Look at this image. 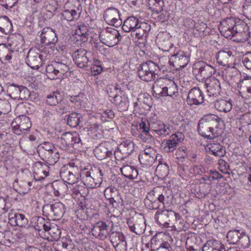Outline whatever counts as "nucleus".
Here are the masks:
<instances>
[{"instance_id":"obj_27","label":"nucleus","mask_w":251,"mask_h":251,"mask_svg":"<svg viewBox=\"0 0 251 251\" xmlns=\"http://www.w3.org/2000/svg\"><path fill=\"white\" fill-rule=\"evenodd\" d=\"M205 150L208 154L214 155L216 158L223 157L226 152L225 148L219 143L207 145Z\"/></svg>"},{"instance_id":"obj_29","label":"nucleus","mask_w":251,"mask_h":251,"mask_svg":"<svg viewBox=\"0 0 251 251\" xmlns=\"http://www.w3.org/2000/svg\"><path fill=\"white\" fill-rule=\"evenodd\" d=\"M92 172H94V168H91L90 170L84 168L81 170L79 177L86 187L91 188H95L94 178L92 175Z\"/></svg>"},{"instance_id":"obj_24","label":"nucleus","mask_w":251,"mask_h":251,"mask_svg":"<svg viewBox=\"0 0 251 251\" xmlns=\"http://www.w3.org/2000/svg\"><path fill=\"white\" fill-rule=\"evenodd\" d=\"M108 146L106 143L101 144L95 149V155L99 160H101L112 156L114 151Z\"/></svg>"},{"instance_id":"obj_16","label":"nucleus","mask_w":251,"mask_h":251,"mask_svg":"<svg viewBox=\"0 0 251 251\" xmlns=\"http://www.w3.org/2000/svg\"><path fill=\"white\" fill-rule=\"evenodd\" d=\"M110 228L102 221H99L91 230L92 235L100 240L105 239L110 234Z\"/></svg>"},{"instance_id":"obj_25","label":"nucleus","mask_w":251,"mask_h":251,"mask_svg":"<svg viewBox=\"0 0 251 251\" xmlns=\"http://www.w3.org/2000/svg\"><path fill=\"white\" fill-rule=\"evenodd\" d=\"M155 150L151 147L146 148L139 155V160L141 164L150 165L154 160Z\"/></svg>"},{"instance_id":"obj_40","label":"nucleus","mask_w":251,"mask_h":251,"mask_svg":"<svg viewBox=\"0 0 251 251\" xmlns=\"http://www.w3.org/2000/svg\"><path fill=\"white\" fill-rule=\"evenodd\" d=\"M62 100V96L58 91L53 92L48 95L46 98V102L50 106H55Z\"/></svg>"},{"instance_id":"obj_3","label":"nucleus","mask_w":251,"mask_h":251,"mask_svg":"<svg viewBox=\"0 0 251 251\" xmlns=\"http://www.w3.org/2000/svg\"><path fill=\"white\" fill-rule=\"evenodd\" d=\"M160 71L158 64L151 60H148L141 64L137 68L139 77L145 82H151L157 79Z\"/></svg>"},{"instance_id":"obj_13","label":"nucleus","mask_w":251,"mask_h":251,"mask_svg":"<svg viewBox=\"0 0 251 251\" xmlns=\"http://www.w3.org/2000/svg\"><path fill=\"white\" fill-rule=\"evenodd\" d=\"M104 195L110 204L117 208L124 205L123 200L118 189L114 187H108L104 192Z\"/></svg>"},{"instance_id":"obj_23","label":"nucleus","mask_w":251,"mask_h":251,"mask_svg":"<svg viewBox=\"0 0 251 251\" xmlns=\"http://www.w3.org/2000/svg\"><path fill=\"white\" fill-rule=\"evenodd\" d=\"M34 178L36 181L44 179L49 175V166L45 163L36 162L33 166Z\"/></svg>"},{"instance_id":"obj_51","label":"nucleus","mask_w":251,"mask_h":251,"mask_svg":"<svg viewBox=\"0 0 251 251\" xmlns=\"http://www.w3.org/2000/svg\"><path fill=\"white\" fill-rule=\"evenodd\" d=\"M233 33H234V38L233 41H237L238 42H244L248 41L249 38V34L250 31L249 30L238 32L237 30H234Z\"/></svg>"},{"instance_id":"obj_38","label":"nucleus","mask_w":251,"mask_h":251,"mask_svg":"<svg viewBox=\"0 0 251 251\" xmlns=\"http://www.w3.org/2000/svg\"><path fill=\"white\" fill-rule=\"evenodd\" d=\"M159 48L164 51H168L172 48L173 44L170 41V39L167 37H164L163 34H158L156 37Z\"/></svg>"},{"instance_id":"obj_11","label":"nucleus","mask_w":251,"mask_h":251,"mask_svg":"<svg viewBox=\"0 0 251 251\" xmlns=\"http://www.w3.org/2000/svg\"><path fill=\"white\" fill-rule=\"evenodd\" d=\"M80 172L77 167L70 166H63L60 171V176L63 180L68 184L77 182L80 177Z\"/></svg>"},{"instance_id":"obj_18","label":"nucleus","mask_w":251,"mask_h":251,"mask_svg":"<svg viewBox=\"0 0 251 251\" xmlns=\"http://www.w3.org/2000/svg\"><path fill=\"white\" fill-rule=\"evenodd\" d=\"M40 38L41 42L45 46L54 45L58 41L55 30L50 27H46L43 29Z\"/></svg>"},{"instance_id":"obj_21","label":"nucleus","mask_w":251,"mask_h":251,"mask_svg":"<svg viewBox=\"0 0 251 251\" xmlns=\"http://www.w3.org/2000/svg\"><path fill=\"white\" fill-rule=\"evenodd\" d=\"M204 101L203 94L199 87H194L191 89L188 94L187 102L188 104L199 105Z\"/></svg>"},{"instance_id":"obj_45","label":"nucleus","mask_w":251,"mask_h":251,"mask_svg":"<svg viewBox=\"0 0 251 251\" xmlns=\"http://www.w3.org/2000/svg\"><path fill=\"white\" fill-rule=\"evenodd\" d=\"M162 187H157L153 188V189L148 193L146 198L144 199V203L145 205L151 203V202L157 199H158L159 190H161Z\"/></svg>"},{"instance_id":"obj_4","label":"nucleus","mask_w":251,"mask_h":251,"mask_svg":"<svg viewBox=\"0 0 251 251\" xmlns=\"http://www.w3.org/2000/svg\"><path fill=\"white\" fill-rule=\"evenodd\" d=\"M37 152L41 159L50 165H53L59 159L56 149L50 142H45L40 144Z\"/></svg>"},{"instance_id":"obj_32","label":"nucleus","mask_w":251,"mask_h":251,"mask_svg":"<svg viewBox=\"0 0 251 251\" xmlns=\"http://www.w3.org/2000/svg\"><path fill=\"white\" fill-rule=\"evenodd\" d=\"M120 170L123 176L130 180L136 178L138 175V170L134 166L124 165L121 168Z\"/></svg>"},{"instance_id":"obj_15","label":"nucleus","mask_w":251,"mask_h":251,"mask_svg":"<svg viewBox=\"0 0 251 251\" xmlns=\"http://www.w3.org/2000/svg\"><path fill=\"white\" fill-rule=\"evenodd\" d=\"M216 58L219 65L229 68L233 65L232 62L234 60V56L230 50L226 49L218 51Z\"/></svg>"},{"instance_id":"obj_56","label":"nucleus","mask_w":251,"mask_h":251,"mask_svg":"<svg viewBox=\"0 0 251 251\" xmlns=\"http://www.w3.org/2000/svg\"><path fill=\"white\" fill-rule=\"evenodd\" d=\"M105 21L110 25L114 26L116 27L120 26L122 23V19L121 17H103Z\"/></svg>"},{"instance_id":"obj_52","label":"nucleus","mask_w":251,"mask_h":251,"mask_svg":"<svg viewBox=\"0 0 251 251\" xmlns=\"http://www.w3.org/2000/svg\"><path fill=\"white\" fill-rule=\"evenodd\" d=\"M69 100L77 106H80L85 99V96L82 93L77 95L69 96Z\"/></svg>"},{"instance_id":"obj_19","label":"nucleus","mask_w":251,"mask_h":251,"mask_svg":"<svg viewBox=\"0 0 251 251\" xmlns=\"http://www.w3.org/2000/svg\"><path fill=\"white\" fill-rule=\"evenodd\" d=\"M205 86L208 95L210 97H216L221 92V83L219 80L215 77L206 79Z\"/></svg>"},{"instance_id":"obj_8","label":"nucleus","mask_w":251,"mask_h":251,"mask_svg":"<svg viewBox=\"0 0 251 251\" xmlns=\"http://www.w3.org/2000/svg\"><path fill=\"white\" fill-rule=\"evenodd\" d=\"M66 210L65 205L61 202H58L53 204H45L42 208L43 215L48 217H54L55 219L61 218Z\"/></svg>"},{"instance_id":"obj_58","label":"nucleus","mask_w":251,"mask_h":251,"mask_svg":"<svg viewBox=\"0 0 251 251\" xmlns=\"http://www.w3.org/2000/svg\"><path fill=\"white\" fill-rule=\"evenodd\" d=\"M163 239L160 237V235H155L151 240V251H155L163 241Z\"/></svg>"},{"instance_id":"obj_41","label":"nucleus","mask_w":251,"mask_h":251,"mask_svg":"<svg viewBox=\"0 0 251 251\" xmlns=\"http://www.w3.org/2000/svg\"><path fill=\"white\" fill-rule=\"evenodd\" d=\"M89 69L91 70L93 75H97L101 73L103 68L100 61L93 58L91 61V64H89V65H88V70Z\"/></svg>"},{"instance_id":"obj_64","label":"nucleus","mask_w":251,"mask_h":251,"mask_svg":"<svg viewBox=\"0 0 251 251\" xmlns=\"http://www.w3.org/2000/svg\"><path fill=\"white\" fill-rule=\"evenodd\" d=\"M17 2V0H0V4L6 8H12Z\"/></svg>"},{"instance_id":"obj_9","label":"nucleus","mask_w":251,"mask_h":251,"mask_svg":"<svg viewBox=\"0 0 251 251\" xmlns=\"http://www.w3.org/2000/svg\"><path fill=\"white\" fill-rule=\"evenodd\" d=\"M146 23H139V19L136 17H128L124 23L123 25V29L126 32L131 31V35L132 36H135L138 39H140L142 37V31L140 32V28H141L142 26L146 25Z\"/></svg>"},{"instance_id":"obj_26","label":"nucleus","mask_w":251,"mask_h":251,"mask_svg":"<svg viewBox=\"0 0 251 251\" xmlns=\"http://www.w3.org/2000/svg\"><path fill=\"white\" fill-rule=\"evenodd\" d=\"M159 190L158 200L163 207L169 206L173 202V195L172 191L165 187Z\"/></svg>"},{"instance_id":"obj_57","label":"nucleus","mask_w":251,"mask_h":251,"mask_svg":"<svg viewBox=\"0 0 251 251\" xmlns=\"http://www.w3.org/2000/svg\"><path fill=\"white\" fill-rule=\"evenodd\" d=\"M45 219L41 217H35L33 219V226L35 229L38 231L43 230V225H45Z\"/></svg>"},{"instance_id":"obj_36","label":"nucleus","mask_w":251,"mask_h":251,"mask_svg":"<svg viewBox=\"0 0 251 251\" xmlns=\"http://www.w3.org/2000/svg\"><path fill=\"white\" fill-rule=\"evenodd\" d=\"M54 194L56 196L63 195L67 191L68 187L65 181L57 180L52 183Z\"/></svg>"},{"instance_id":"obj_50","label":"nucleus","mask_w":251,"mask_h":251,"mask_svg":"<svg viewBox=\"0 0 251 251\" xmlns=\"http://www.w3.org/2000/svg\"><path fill=\"white\" fill-rule=\"evenodd\" d=\"M92 175L93 176V178H94L95 187L100 186L102 181V176L103 174L100 168L94 167V172H92Z\"/></svg>"},{"instance_id":"obj_44","label":"nucleus","mask_w":251,"mask_h":251,"mask_svg":"<svg viewBox=\"0 0 251 251\" xmlns=\"http://www.w3.org/2000/svg\"><path fill=\"white\" fill-rule=\"evenodd\" d=\"M151 122H152V121H149L146 119H142L141 122L139 125V130L147 136L146 138L152 137L150 134V131H151L150 124Z\"/></svg>"},{"instance_id":"obj_17","label":"nucleus","mask_w":251,"mask_h":251,"mask_svg":"<svg viewBox=\"0 0 251 251\" xmlns=\"http://www.w3.org/2000/svg\"><path fill=\"white\" fill-rule=\"evenodd\" d=\"M118 149L120 151H114L115 157L118 160H123L128 156L133 151L134 144L130 141L123 142L120 145Z\"/></svg>"},{"instance_id":"obj_43","label":"nucleus","mask_w":251,"mask_h":251,"mask_svg":"<svg viewBox=\"0 0 251 251\" xmlns=\"http://www.w3.org/2000/svg\"><path fill=\"white\" fill-rule=\"evenodd\" d=\"M175 57V62L178 64L180 68H184L188 64L189 59L183 51H178L174 55Z\"/></svg>"},{"instance_id":"obj_7","label":"nucleus","mask_w":251,"mask_h":251,"mask_svg":"<svg viewBox=\"0 0 251 251\" xmlns=\"http://www.w3.org/2000/svg\"><path fill=\"white\" fill-rule=\"evenodd\" d=\"M216 71L215 68L203 61L195 63L193 68V73L197 79H209Z\"/></svg>"},{"instance_id":"obj_5","label":"nucleus","mask_w":251,"mask_h":251,"mask_svg":"<svg viewBox=\"0 0 251 251\" xmlns=\"http://www.w3.org/2000/svg\"><path fill=\"white\" fill-rule=\"evenodd\" d=\"M99 37L103 44L109 47L118 45L122 39L119 31L112 28L102 30L100 33Z\"/></svg>"},{"instance_id":"obj_61","label":"nucleus","mask_w":251,"mask_h":251,"mask_svg":"<svg viewBox=\"0 0 251 251\" xmlns=\"http://www.w3.org/2000/svg\"><path fill=\"white\" fill-rule=\"evenodd\" d=\"M10 110V103L6 100H0V111L3 114H6Z\"/></svg>"},{"instance_id":"obj_42","label":"nucleus","mask_w":251,"mask_h":251,"mask_svg":"<svg viewBox=\"0 0 251 251\" xmlns=\"http://www.w3.org/2000/svg\"><path fill=\"white\" fill-rule=\"evenodd\" d=\"M242 231V230L237 229L229 230L226 235L227 241L230 244H237L239 241L240 237L243 234Z\"/></svg>"},{"instance_id":"obj_35","label":"nucleus","mask_w":251,"mask_h":251,"mask_svg":"<svg viewBox=\"0 0 251 251\" xmlns=\"http://www.w3.org/2000/svg\"><path fill=\"white\" fill-rule=\"evenodd\" d=\"M215 107L221 112L227 113L229 112L232 108V105L230 100H226L223 99L217 100L215 101Z\"/></svg>"},{"instance_id":"obj_53","label":"nucleus","mask_w":251,"mask_h":251,"mask_svg":"<svg viewBox=\"0 0 251 251\" xmlns=\"http://www.w3.org/2000/svg\"><path fill=\"white\" fill-rule=\"evenodd\" d=\"M13 218H14L16 225L18 226L25 227L28 224V220L22 214L16 213L14 215Z\"/></svg>"},{"instance_id":"obj_12","label":"nucleus","mask_w":251,"mask_h":251,"mask_svg":"<svg viewBox=\"0 0 251 251\" xmlns=\"http://www.w3.org/2000/svg\"><path fill=\"white\" fill-rule=\"evenodd\" d=\"M73 57L76 65L80 68L88 70V65L93 57L90 51L84 49H79L73 53Z\"/></svg>"},{"instance_id":"obj_10","label":"nucleus","mask_w":251,"mask_h":251,"mask_svg":"<svg viewBox=\"0 0 251 251\" xmlns=\"http://www.w3.org/2000/svg\"><path fill=\"white\" fill-rule=\"evenodd\" d=\"M62 148L72 147L75 149L81 148L82 143L79 134L76 132H65L59 140Z\"/></svg>"},{"instance_id":"obj_2","label":"nucleus","mask_w":251,"mask_h":251,"mask_svg":"<svg viewBox=\"0 0 251 251\" xmlns=\"http://www.w3.org/2000/svg\"><path fill=\"white\" fill-rule=\"evenodd\" d=\"M154 218L158 224L166 228L178 226V224L181 223L182 220L178 213L169 210L157 211Z\"/></svg>"},{"instance_id":"obj_59","label":"nucleus","mask_w":251,"mask_h":251,"mask_svg":"<svg viewBox=\"0 0 251 251\" xmlns=\"http://www.w3.org/2000/svg\"><path fill=\"white\" fill-rule=\"evenodd\" d=\"M20 94L19 95L17 100H26L30 96V92L25 87L21 85V89L20 92Z\"/></svg>"},{"instance_id":"obj_34","label":"nucleus","mask_w":251,"mask_h":251,"mask_svg":"<svg viewBox=\"0 0 251 251\" xmlns=\"http://www.w3.org/2000/svg\"><path fill=\"white\" fill-rule=\"evenodd\" d=\"M66 117L67 125L72 127H76L79 125L83 120L82 115L75 112L70 113Z\"/></svg>"},{"instance_id":"obj_54","label":"nucleus","mask_w":251,"mask_h":251,"mask_svg":"<svg viewBox=\"0 0 251 251\" xmlns=\"http://www.w3.org/2000/svg\"><path fill=\"white\" fill-rule=\"evenodd\" d=\"M49 234L50 235L51 240L58 241L60 237V229L56 225L52 224V227L49 230Z\"/></svg>"},{"instance_id":"obj_28","label":"nucleus","mask_w":251,"mask_h":251,"mask_svg":"<svg viewBox=\"0 0 251 251\" xmlns=\"http://www.w3.org/2000/svg\"><path fill=\"white\" fill-rule=\"evenodd\" d=\"M151 131H153L159 136H166L169 135L171 132V129L169 126L165 125L161 121H154L150 124Z\"/></svg>"},{"instance_id":"obj_20","label":"nucleus","mask_w":251,"mask_h":251,"mask_svg":"<svg viewBox=\"0 0 251 251\" xmlns=\"http://www.w3.org/2000/svg\"><path fill=\"white\" fill-rule=\"evenodd\" d=\"M26 59L27 65L31 68L37 70L43 64V55L36 52L35 50H30Z\"/></svg>"},{"instance_id":"obj_60","label":"nucleus","mask_w":251,"mask_h":251,"mask_svg":"<svg viewBox=\"0 0 251 251\" xmlns=\"http://www.w3.org/2000/svg\"><path fill=\"white\" fill-rule=\"evenodd\" d=\"M234 30H237L238 32L247 31L249 30V27L244 20L238 19L237 24L235 25L233 29Z\"/></svg>"},{"instance_id":"obj_49","label":"nucleus","mask_w":251,"mask_h":251,"mask_svg":"<svg viewBox=\"0 0 251 251\" xmlns=\"http://www.w3.org/2000/svg\"><path fill=\"white\" fill-rule=\"evenodd\" d=\"M21 85L12 83L7 86V92L12 98L17 100L20 95Z\"/></svg>"},{"instance_id":"obj_55","label":"nucleus","mask_w":251,"mask_h":251,"mask_svg":"<svg viewBox=\"0 0 251 251\" xmlns=\"http://www.w3.org/2000/svg\"><path fill=\"white\" fill-rule=\"evenodd\" d=\"M243 234L240 237L239 241L237 244L244 249L248 248L251 245V242L249 235L244 231H242Z\"/></svg>"},{"instance_id":"obj_33","label":"nucleus","mask_w":251,"mask_h":251,"mask_svg":"<svg viewBox=\"0 0 251 251\" xmlns=\"http://www.w3.org/2000/svg\"><path fill=\"white\" fill-rule=\"evenodd\" d=\"M77 27L75 30V35L78 36L77 40H80L83 42H86L90 36V29L84 24L78 25Z\"/></svg>"},{"instance_id":"obj_62","label":"nucleus","mask_w":251,"mask_h":251,"mask_svg":"<svg viewBox=\"0 0 251 251\" xmlns=\"http://www.w3.org/2000/svg\"><path fill=\"white\" fill-rule=\"evenodd\" d=\"M242 62L247 69L251 70V51L247 52L243 56Z\"/></svg>"},{"instance_id":"obj_47","label":"nucleus","mask_w":251,"mask_h":251,"mask_svg":"<svg viewBox=\"0 0 251 251\" xmlns=\"http://www.w3.org/2000/svg\"><path fill=\"white\" fill-rule=\"evenodd\" d=\"M160 81L158 80L157 82H155L153 85V91L156 95H158L159 97H165L167 96L168 95V90L167 86H163L161 87L160 85Z\"/></svg>"},{"instance_id":"obj_48","label":"nucleus","mask_w":251,"mask_h":251,"mask_svg":"<svg viewBox=\"0 0 251 251\" xmlns=\"http://www.w3.org/2000/svg\"><path fill=\"white\" fill-rule=\"evenodd\" d=\"M20 122L18 125V127L20 130H23L24 131H27L31 126V123L29 118L25 115H22L20 116Z\"/></svg>"},{"instance_id":"obj_1","label":"nucleus","mask_w":251,"mask_h":251,"mask_svg":"<svg viewBox=\"0 0 251 251\" xmlns=\"http://www.w3.org/2000/svg\"><path fill=\"white\" fill-rule=\"evenodd\" d=\"M222 121L221 118L214 114H208L201 118L198 124V131L201 136L212 139L218 137L220 133L217 128L219 126V123Z\"/></svg>"},{"instance_id":"obj_6","label":"nucleus","mask_w":251,"mask_h":251,"mask_svg":"<svg viewBox=\"0 0 251 251\" xmlns=\"http://www.w3.org/2000/svg\"><path fill=\"white\" fill-rule=\"evenodd\" d=\"M70 68L67 63L54 61L46 66L47 75L50 79H55L62 77L67 73Z\"/></svg>"},{"instance_id":"obj_14","label":"nucleus","mask_w":251,"mask_h":251,"mask_svg":"<svg viewBox=\"0 0 251 251\" xmlns=\"http://www.w3.org/2000/svg\"><path fill=\"white\" fill-rule=\"evenodd\" d=\"M130 231L138 235L143 234L146 229L145 221L143 217H131L127 221Z\"/></svg>"},{"instance_id":"obj_30","label":"nucleus","mask_w":251,"mask_h":251,"mask_svg":"<svg viewBox=\"0 0 251 251\" xmlns=\"http://www.w3.org/2000/svg\"><path fill=\"white\" fill-rule=\"evenodd\" d=\"M10 46L16 51L23 50L25 45V40L23 35L20 34L12 35L8 39Z\"/></svg>"},{"instance_id":"obj_31","label":"nucleus","mask_w":251,"mask_h":251,"mask_svg":"<svg viewBox=\"0 0 251 251\" xmlns=\"http://www.w3.org/2000/svg\"><path fill=\"white\" fill-rule=\"evenodd\" d=\"M202 251H225V246L219 241L209 240L203 245Z\"/></svg>"},{"instance_id":"obj_37","label":"nucleus","mask_w":251,"mask_h":251,"mask_svg":"<svg viewBox=\"0 0 251 251\" xmlns=\"http://www.w3.org/2000/svg\"><path fill=\"white\" fill-rule=\"evenodd\" d=\"M13 26L8 17H0V31L8 34L12 31Z\"/></svg>"},{"instance_id":"obj_39","label":"nucleus","mask_w":251,"mask_h":251,"mask_svg":"<svg viewBox=\"0 0 251 251\" xmlns=\"http://www.w3.org/2000/svg\"><path fill=\"white\" fill-rule=\"evenodd\" d=\"M149 9L152 12V14H158L163 10V0H149Z\"/></svg>"},{"instance_id":"obj_46","label":"nucleus","mask_w":251,"mask_h":251,"mask_svg":"<svg viewBox=\"0 0 251 251\" xmlns=\"http://www.w3.org/2000/svg\"><path fill=\"white\" fill-rule=\"evenodd\" d=\"M177 145V142L171 138L165 140L162 143V146H164L163 150L166 152H173L176 149Z\"/></svg>"},{"instance_id":"obj_63","label":"nucleus","mask_w":251,"mask_h":251,"mask_svg":"<svg viewBox=\"0 0 251 251\" xmlns=\"http://www.w3.org/2000/svg\"><path fill=\"white\" fill-rule=\"evenodd\" d=\"M238 18L237 19L235 17H227L225 20V22L227 24L228 29H234L235 25L237 24Z\"/></svg>"},{"instance_id":"obj_22","label":"nucleus","mask_w":251,"mask_h":251,"mask_svg":"<svg viewBox=\"0 0 251 251\" xmlns=\"http://www.w3.org/2000/svg\"><path fill=\"white\" fill-rule=\"evenodd\" d=\"M110 242L116 250L126 249V242L124 234L120 232H112L110 233Z\"/></svg>"}]
</instances>
